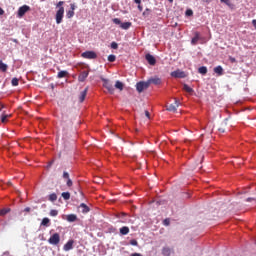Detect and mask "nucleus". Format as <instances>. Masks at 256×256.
<instances>
[{
    "mask_svg": "<svg viewBox=\"0 0 256 256\" xmlns=\"http://www.w3.org/2000/svg\"><path fill=\"white\" fill-rule=\"evenodd\" d=\"M65 15V8L60 7L56 12V23L57 25H61L63 23V16Z\"/></svg>",
    "mask_w": 256,
    "mask_h": 256,
    "instance_id": "f257e3e1",
    "label": "nucleus"
},
{
    "mask_svg": "<svg viewBox=\"0 0 256 256\" xmlns=\"http://www.w3.org/2000/svg\"><path fill=\"white\" fill-rule=\"evenodd\" d=\"M48 243L50 245H59V243H61V236L59 233H54L52 236H50Z\"/></svg>",
    "mask_w": 256,
    "mask_h": 256,
    "instance_id": "f03ea898",
    "label": "nucleus"
},
{
    "mask_svg": "<svg viewBox=\"0 0 256 256\" xmlns=\"http://www.w3.org/2000/svg\"><path fill=\"white\" fill-rule=\"evenodd\" d=\"M113 23H115V25H120L121 29H124L125 31H127V29H129L132 25L131 22H123L121 23V20L119 18H114Z\"/></svg>",
    "mask_w": 256,
    "mask_h": 256,
    "instance_id": "7ed1b4c3",
    "label": "nucleus"
},
{
    "mask_svg": "<svg viewBox=\"0 0 256 256\" xmlns=\"http://www.w3.org/2000/svg\"><path fill=\"white\" fill-rule=\"evenodd\" d=\"M28 11H31V7L27 5H23L18 9L17 18L22 19V17H25V13H28Z\"/></svg>",
    "mask_w": 256,
    "mask_h": 256,
    "instance_id": "20e7f679",
    "label": "nucleus"
},
{
    "mask_svg": "<svg viewBox=\"0 0 256 256\" xmlns=\"http://www.w3.org/2000/svg\"><path fill=\"white\" fill-rule=\"evenodd\" d=\"M145 89H149L148 80L146 82L141 81L136 84V90L138 91V93H143Z\"/></svg>",
    "mask_w": 256,
    "mask_h": 256,
    "instance_id": "39448f33",
    "label": "nucleus"
},
{
    "mask_svg": "<svg viewBox=\"0 0 256 256\" xmlns=\"http://www.w3.org/2000/svg\"><path fill=\"white\" fill-rule=\"evenodd\" d=\"M103 81V87H105V89H107V91L110 93V95H113L115 93V87H113V84H111V82H109L108 79H102Z\"/></svg>",
    "mask_w": 256,
    "mask_h": 256,
    "instance_id": "423d86ee",
    "label": "nucleus"
},
{
    "mask_svg": "<svg viewBox=\"0 0 256 256\" xmlns=\"http://www.w3.org/2000/svg\"><path fill=\"white\" fill-rule=\"evenodd\" d=\"M179 105H181V103L179 102V100H177V98H175L174 104L166 106V110L172 113H177V108L179 107Z\"/></svg>",
    "mask_w": 256,
    "mask_h": 256,
    "instance_id": "0eeeda50",
    "label": "nucleus"
},
{
    "mask_svg": "<svg viewBox=\"0 0 256 256\" xmlns=\"http://www.w3.org/2000/svg\"><path fill=\"white\" fill-rule=\"evenodd\" d=\"M81 57H83V59H97V53L93 51H85L81 54Z\"/></svg>",
    "mask_w": 256,
    "mask_h": 256,
    "instance_id": "6e6552de",
    "label": "nucleus"
},
{
    "mask_svg": "<svg viewBox=\"0 0 256 256\" xmlns=\"http://www.w3.org/2000/svg\"><path fill=\"white\" fill-rule=\"evenodd\" d=\"M171 77H175V79H185L187 77V74L181 70H176L171 72Z\"/></svg>",
    "mask_w": 256,
    "mask_h": 256,
    "instance_id": "1a4fd4ad",
    "label": "nucleus"
},
{
    "mask_svg": "<svg viewBox=\"0 0 256 256\" xmlns=\"http://www.w3.org/2000/svg\"><path fill=\"white\" fill-rule=\"evenodd\" d=\"M145 59L149 63V65L155 66L157 64V59H155V56L149 53L145 55Z\"/></svg>",
    "mask_w": 256,
    "mask_h": 256,
    "instance_id": "9d476101",
    "label": "nucleus"
},
{
    "mask_svg": "<svg viewBox=\"0 0 256 256\" xmlns=\"http://www.w3.org/2000/svg\"><path fill=\"white\" fill-rule=\"evenodd\" d=\"M148 85H161V78L155 76L147 80Z\"/></svg>",
    "mask_w": 256,
    "mask_h": 256,
    "instance_id": "9b49d317",
    "label": "nucleus"
},
{
    "mask_svg": "<svg viewBox=\"0 0 256 256\" xmlns=\"http://www.w3.org/2000/svg\"><path fill=\"white\" fill-rule=\"evenodd\" d=\"M201 39V34L199 32L194 33V37L191 40L192 45H197L199 43V40Z\"/></svg>",
    "mask_w": 256,
    "mask_h": 256,
    "instance_id": "f8f14e48",
    "label": "nucleus"
},
{
    "mask_svg": "<svg viewBox=\"0 0 256 256\" xmlns=\"http://www.w3.org/2000/svg\"><path fill=\"white\" fill-rule=\"evenodd\" d=\"M74 243V240H69L63 247L64 251H71V249H73Z\"/></svg>",
    "mask_w": 256,
    "mask_h": 256,
    "instance_id": "ddd939ff",
    "label": "nucleus"
},
{
    "mask_svg": "<svg viewBox=\"0 0 256 256\" xmlns=\"http://www.w3.org/2000/svg\"><path fill=\"white\" fill-rule=\"evenodd\" d=\"M87 77H89V71H83V72L78 76V81H80L81 83H83V81H85V79H87Z\"/></svg>",
    "mask_w": 256,
    "mask_h": 256,
    "instance_id": "4468645a",
    "label": "nucleus"
},
{
    "mask_svg": "<svg viewBox=\"0 0 256 256\" xmlns=\"http://www.w3.org/2000/svg\"><path fill=\"white\" fill-rule=\"evenodd\" d=\"M65 77H69V72L67 70H62V71L58 72V74H57L58 79H63Z\"/></svg>",
    "mask_w": 256,
    "mask_h": 256,
    "instance_id": "2eb2a0df",
    "label": "nucleus"
},
{
    "mask_svg": "<svg viewBox=\"0 0 256 256\" xmlns=\"http://www.w3.org/2000/svg\"><path fill=\"white\" fill-rule=\"evenodd\" d=\"M114 87H115V89H118V91H123V89H125V84H123V82L117 80Z\"/></svg>",
    "mask_w": 256,
    "mask_h": 256,
    "instance_id": "dca6fc26",
    "label": "nucleus"
},
{
    "mask_svg": "<svg viewBox=\"0 0 256 256\" xmlns=\"http://www.w3.org/2000/svg\"><path fill=\"white\" fill-rule=\"evenodd\" d=\"M66 220L69 222V223H75V221H77V215L75 214H69L66 216Z\"/></svg>",
    "mask_w": 256,
    "mask_h": 256,
    "instance_id": "f3484780",
    "label": "nucleus"
},
{
    "mask_svg": "<svg viewBox=\"0 0 256 256\" xmlns=\"http://www.w3.org/2000/svg\"><path fill=\"white\" fill-rule=\"evenodd\" d=\"M87 91H88V88H85V89L80 93V96H79V101H80V103H83V101H85V97H87Z\"/></svg>",
    "mask_w": 256,
    "mask_h": 256,
    "instance_id": "a211bd4d",
    "label": "nucleus"
},
{
    "mask_svg": "<svg viewBox=\"0 0 256 256\" xmlns=\"http://www.w3.org/2000/svg\"><path fill=\"white\" fill-rule=\"evenodd\" d=\"M171 253H173V250L169 247H164L162 249V255L164 256H171Z\"/></svg>",
    "mask_w": 256,
    "mask_h": 256,
    "instance_id": "6ab92c4d",
    "label": "nucleus"
},
{
    "mask_svg": "<svg viewBox=\"0 0 256 256\" xmlns=\"http://www.w3.org/2000/svg\"><path fill=\"white\" fill-rule=\"evenodd\" d=\"M79 208L82 209V213H89V211H91L89 206H87L85 203H81Z\"/></svg>",
    "mask_w": 256,
    "mask_h": 256,
    "instance_id": "aec40b11",
    "label": "nucleus"
},
{
    "mask_svg": "<svg viewBox=\"0 0 256 256\" xmlns=\"http://www.w3.org/2000/svg\"><path fill=\"white\" fill-rule=\"evenodd\" d=\"M7 69H9V66L0 60V71H2V73H6Z\"/></svg>",
    "mask_w": 256,
    "mask_h": 256,
    "instance_id": "412c9836",
    "label": "nucleus"
},
{
    "mask_svg": "<svg viewBox=\"0 0 256 256\" xmlns=\"http://www.w3.org/2000/svg\"><path fill=\"white\" fill-rule=\"evenodd\" d=\"M214 73H216L219 76L223 75V67L222 66H216L214 68Z\"/></svg>",
    "mask_w": 256,
    "mask_h": 256,
    "instance_id": "4be33fe9",
    "label": "nucleus"
},
{
    "mask_svg": "<svg viewBox=\"0 0 256 256\" xmlns=\"http://www.w3.org/2000/svg\"><path fill=\"white\" fill-rule=\"evenodd\" d=\"M120 235H129V227L123 226L120 228Z\"/></svg>",
    "mask_w": 256,
    "mask_h": 256,
    "instance_id": "5701e85b",
    "label": "nucleus"
},
{
    "mask_svg": "<svg viewBox=\"0 0 256 256\" xmlns=\"http://www.w3.org/2000/svg\"><path fill=\"white\" fill-rule=\"evenodd\" d=\"M49 223H51V220L49 218H43L41 222L42 227H49Z\"/></svg>",
    "mask_w": 256,
    "mask_h": 256,
    "instance_id": "b1692460",
    "label": "nucleus"
},
{
    "mask_svg": "<svg viewBox=\"0 0 256 256\" xmlns=\"http://www.w3.org/2000/svg\"><path fill=\"white\" fill-rule=\"evenodd\" d=\"M11 117V114H2L0 116L1 122L2 123H7V119H9Z\"/></svg>",
    "mask_w": 256,
    "mask_h": 256,
    "instance_id": "393cba45",
    "label": "nucleus"
},
{
    "mask_svg": "<svg viewBox=\"0 0 256 256\" xmlns=\"http://www.w3.org/2000/svg\"><path fill=\"white\" fill-rule=\"evenodd\" d=\"M198 73H200V75H207V67L201 66V67L198 69Z\"/></svg>",
    "mask_w": 256,
    "mask_h": 256,
    "instance_id": "a878e982",
    "label": "nucleus"
},
{
    "mask_svg": "<svg viewBox=\"0 0 256 256\" xmlns=\"http://www.w3.org/2000/svg\"><path fill=\"white\" fill-rule=\"evenodd\" d=\"M183 90L186 91V93H193V88H191L189 85L184 84Z\"/></svg>",
    "mask_w": 256,
    "mask_h": 256,
    "instance_id": "bb28decb",
    "label": "nucleus"
},
{
    "mask_svg": "<svg viewBox=\"0 0 256 256\" xmlns=\"http://www.w3.org/2000/svg\"><path fill=\"white\" fill-rule=\"evenodd\" d=\"M62 197L65 201H69V199H71V193L69 192H63L62 193Z\"/></svg>",
    "mask_w": 256,
    "mask_h": 256,
    "instance_id": "cd10ccee",
    "label": "nucleus"
},
{
    "mask_svg": "<svg viewBox=\"0 0 256 256\" xmlns=\"http://www.w3.org/2000/svg\"><path fill=\"white\" fill-rule=\"evenodd\" d=\"M117 59V57L113 54L108 56V61L109 63H115V60Z\"/></svg>",
    "mask_w": 256,
    "mask_h": 256,
    "instance_id": "c85d7f7f",
    "label": "nucleus"
},
{
    "mask_svg": "<svg viewBox=\"0 0 256 256\" xmlns=\"http://www.w3.org/2000/svg\"><path fill=\"white\" fill-rule=\"evenodd\" d=\"M11 85H12L13 87H17V85H19V79H18V78H13V79L11 80Z\"/></svg>",
    "mask_w": 256,
    "mask_h": 256,
    "instance_id": "c756f323",
    "label": "nucleus"
},
{
    "mask_svg": "<svg viewBox=\"0 0 256 256\" xmlns=\"http://www.w3.org/2000/svg\"><path fill=\"white\" fill-rule=\"evenodd\" d=\"M9 211H11V209L9 208H4L0 210V216L1 215H7V213H9Z\"/></svg>",
    "mask_w": 256,
    "mask_h": 256,
    "instance_id": "7c9ffc66",
    "label": "nucleus"
},
{
    "mask_svg": "<svg viewBox=\"0 0 256 256\" xmlns=\"http://www.w3.org/2000/svg\"><path fill=\"white\" fill-rule=\"evenodd\" d=\"M74 15H75V11L69 10V11L67 12V14H66V17H67L68 19H71V17H73Z\"/></svg>",
    "mask_w": 256,
    "mask_h": 256,
    "instance_id": "2f4dec72",
    "label": "nucleus"
},
{
    "mask_svg": "<svg viewBox=\"0 0 256 256\" xmlns=\"http://www.w3.org/2000/svg\"><path fill=\"white\" fill-rule=\"evenodd\" d=\"M56 199H57V194L52 193V194L49 195V201L54 202Z\"/></svg>",
    "mask_w": 256,
    "mask_h": 256,
    "instance_id": "473e14b6",
    "label": "nucleus"
},
{
    "mask_svg": "<svg viewBox=\"0 0 256 256\" xmlns=\"http://www.w3.org/2000/svg\"><path fill=\"white\" fill-rule=\"evenodd\" d=\"M163 225H165V227H169L171 225V220L169 218L164 219Z\"/></svg>",
    "mask_w": 256,
    "mask_h": 256,
    "instance_id": "72a5a7b5",
    "label": "nucleus"
},
{
    "mask_svg": "<svg viewBox=\"0 0 256 256\" xmlns=\"http://www.w3.org/2000/svg\"><path fill=\"white\" fill-rule=\"evenodd\" d=\"M57 215H59V211H57V210H51L50 211V216L51 217H57Z\"/></svg>",
    "mask_w": 256,
    "mask_h": 256,
    "instance_id": "f704fd0d",
    "label": "nucleus"
},
{
    "mask_svg": "<svg viewBox=\"0 0 256 256\" xmlns=\"http://www.w3.org/2000/svg\"><path fill=\"white\" fill-rule=\"evenodd\" d=\"M111 49H119V44H117V42H112Z\"/></svg>",
    "mask_w": 256,
    "mask_h": 256,
    "instance_id": "c9c22d12",
    "label": "nucleus"
},
{
    "mask_svg": "<svg viewBox=\"0 0 256 256\" xmlns=\"http://www.w3.org/2000/svg\"><path fill=\"white\" fill-rule=\"evenodd\" d=\"M66 185L67 187H73V181L71 180V178L67 179Z\"/></svg>",
    "mask_w": 256,
    "mask_h": 256,
    "instance_id": "e433bc0d",
    "label": "nucleus"
},
{
    "mask_svg": "<svg viewBox=\"0 0 256 256\" xmlns=\"http://www.w3.org/2000/svg\"><path fill=\"white\" fill-rule=\"evenodd\" d=\"M130 245L137 247V245H139V242H137V240H135V239H132V240H130Z\"/></svg>",
    "mask_w": 256,
    "mask_h": 256,
    "instance_id": "4c0bfd02",
    "label": "nucleus"
},
{
    "mask_svg": "<svg viewBox=\"0 0 256 256\" xmlns=\"http://www.w3.org/2000/svg\"><path fill=\"white\" fill-rule=\"evenodd\" d=\"M221 3H225L228 7H231V0H220Z\"/></svg>",
    "mask_w": 256,
    "mask_h": 256,
    "instance_id": "58836bf2",
    "label": "nucleus"
},
{
    "mask_svg": "<svg viewBox=\"0 0 256 256\" xmlns=\"http://www.w3.org/2000/svg\"><path fill=\"white\" fill-rule=\"evenodd\" d=\"M193 15V10H186V16L191 17Z\"/></svg>",
    "mask_w": 256,
    "mask_h": 256,
    "instance_id": "ea45409f",
    "label": "nucleus"
},
{
    "mask_svg": "<svg viewBox=\"0 0 256 256\" xmlns=\"http://www.w3.org/2000/svg\"><path fill=\"white\" fill-rule=\"evenodd\" d=\"M63 178L67 179V180L70 179L69 178V173L68 172H63Z\"/></svg>",
    "mask_w": 256,
    "mask_h": 256,
    "instance_id": "a19ab883",
    "label": "nucleus"
},
{
    "mask_svg": "<svg viewBox=\"0 0 256 256\" xmlns=\"http://www.w3.org/2000/svg\"><path fill=\"white\" fill-rule=\"evenodd\" d=\"M145 116L147 117V119H151V114H149V111H145Z\"/></svg>",
    "mask_w": 256,
    "mask_h": 256,
    "instance_id": "79ce46f5",
    "label": "nucleus"
},
{
    "mask_svg": "<svg viewBox=\"0 0 256 256\" xmlns=\"http://www.w3.org/2000/svg\"><path fill=\"white\" fill-rule=\"evenodd\" d=\"M218 131H219L220 133H225V128H224V127H220V128H218Z\"/></svg>",
    "mask_w": 256,
    "mask_h": 256,
    "instance_id": "37998d69",
    "label": "nucleus"
},
{
    "mask_svg": "<svg viewBox=\"0 0 256 256\" xmlns=\"http://www.w3.org/2000/svg\"><path fill=\"white\" fill-rule=\"evenodd\" d=\"M63 3H64L63 1L58 2L57 7H59V9H61V7H63V6H62Z\"/></svg>",
    "mask_w": 256,
    "mask_h": 256,
    "instance_id": "c03bdc74",
    "label": "nucleus"
},
{
    "mask_svg": "<svg viewBox=\"0 0 256 256\" xmlns=\"http://www.w3.org/2000/svg\"><path fill=\"white\" fill-rule=\"evenodd\" d=\"M75 7H76L75 4H71V5H70L71 11H75Z\"/></svg>",
    "mask_w": 256,
    "mask_h": 256,
    "instance_id": "a18cd8bd",
    "label": "nucleus"
},
{
    "mask_svg": "<svg viewBox=\"0 0 256 256\" xmlns=\"http://www.w3.org/2000/svg\"><path fill=\"white\" fill-rule=\"evenodd\" d=\"M0 15H5V10H3V8L0 7Z\"/></svg>",
    "mask_w": 256,
    "mask_h": 256,
    "instance_id": "49530a36",
    "label": "nucleus"
},
{
    "mask_svg": "<svg viewBox=\"0 0 256 256\" xmlns=\"http://www.w3.org/2000/svg\"><path fill=\"white\" fill-rule=\"evenodd\" d=\"M24 211H25L26 213H29V211H31V208L26 207V208L24 209Z\"/></svg>",
    "mask_w": 256,
    "mask_h": 256,
    "instance_id": "de8ad7c7",
    "label": "nucleus"
},
{
    "mask_svg": "<svg viewBox=\"0 0 256 256\" xmlns=\"http://www.w3.org/2000/svg\"><path fill=\"white\" fill-rule=\"evenodd\" d=\"M137 5H141V0H134Z\"/></svg>",
    "mask_w": 256,
    "mask_h": 256,
    "instance_id": "09e8293b",
    "label": "nucleus"
},
{
    "mask_svg": "<svg viewBox=\"0 0 256 256\" xmlns=\"http://www.w3.org/2000/svg\"><path fill=\"white\" fill-rule=\"evenodd\" d=\"M138 9L139 11H143V6H141V4H138Z\"/></svg>",
    "mask_w": 256,
    "mask_h": 256,
    "instance_id": "8fccbe9b",
    "label": "nucleus"
},
{
    "mask_svg": "<svg viewBox=\"0 0 256 256\" xmlns=\"http://www.w3.org/2000/svg\"><path fill=\"white\" fill-rule=\"evenodd\" d=\"M252 25L255 27V29H256V20L254 19V20H252Z\"/></svg>",
    "mask_w": 256,
    "mask_h": 256,
    "instance_id": "3c124183",
    "label": "nucleus"
},
{
    "mask_svg": "<svg viewBox=\"0 0 256 256\" xmlns=\"http://www.w3.org/2000/svg\"><path fill=\"white\" fill-rule=\"evenodd\" d=\"M0 111H2V109H4L5 108V106L3 105V104H0Z\"/></svg>",
    "mask_w": 256,
    "mask_h": 256,
    "instance_id": "603ef678",
    "label": "nucleus"
},
{
    "mask_svg": "<svg viewBox=\"0 0 256 256\" xmlns=\"http://www.w3.org/2000/svg\"><path fill=\"white\" fill-rule=\"evenodd\" d=\"M204 3H211V0H203Z\"/></svg>",
    "mask_w": 256,
    "mask_h": 256,
    "instance_id": "864d4df0",
    "label": "nucleus"
},
{
    "mask_svg": "<svg viewBox=\"0 0 256 256\" xmlns=\"http://www.w3.org/2000/svg\"><path fill=\"white\" fill-rule=\"evenodd\" d=\"M51 165H53V161H51L48 165V167H51Z\"/></svg>",
    "mask_w": 256,
    "mask_h": 256,
    "instance_id": "5fc2aeb1",
    "label": "nucleus"
},
{
    "mask_svg": "<svg viewBox=\"0 0 256 256\" xmlns=\"http://www.w3.org/2000/svg\"><path fill=\"white\" fill-rule=\"evenodd\" d=\"M247 201H253V198H247Z\"/></svg>",
    "mask_w": 256,
    "mask_h": 256,
    "instance_id": "6e6d98bb",
    "label": "nucleus"
},
{
    "mask_svg": "<svg viewBox=\"0 0 256 256\" xmlns=\"http://www.w3.org/2000/svg\"><path fill=\"white\" fill-rule=\"evenodd\" d=\"M121 215H122V217H125L126 214H125V213H122Z\"/></svg>",
    "mask_w": 256,
    "mask_h": 256,
    "instance_id": "4d7b16f0",
    "label": "nucleus"
},
{
    "mask_svg": "<svg viewBox=\"0 0 256 256\" xmlns=\"http://www.w3.org/2000/svg\"><path fill=\"white\" fill-rule=\"evenodd\" d=\"M169 1V3H173V0H168Z\"/></svg>",
    "mask_w": 256,
    "mask_h": 256,
    "instance_id": "13d9d810",
    "label": "nucleus"
},
{
    "mask_svg": "<svg viewBox=\"0 0 256 256\" xmlns=\"http://www.w3.org/2000/svg\"><path fill=\"white\" fill-rule=\"evenodd\" d=\"M13 41H14V43H17V39H14Z\"/></svg>",
    "mask_w": 256,
    "mask_h": 256,
    "instance_id": "bf43d9fd",
    "label": "nucleus"
},
{
    "mask_svg": "<svg viewBox=\"0 0 256 256\" xmlns=\"http://www.w3.org/2000/svg\"><path fill=\"white\" fill-rule=\"evenodd\" d=\"M126 222H127V221H125V220H124V221H122V223H126Z\"/></svg>",
    "mask_w": 256,
    "mask_h": 256,
    "instance_id": "052dcab7",
    "label": "nucleus"
}]
</instances>
